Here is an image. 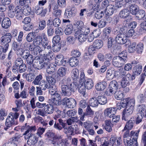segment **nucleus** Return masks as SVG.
<instances>
[{"mask_svg":"<svg viewBox=\"0 0 146 146\" xmlns=\"http://www.w3.org/2000/svg\"><path fill=\"white\" fill-rule=\"evenodd\" d=\"M103 45V42L102 40L97 39L95 40L93 43V47L89 48L88 50L89 52H91V50H94V48L96 49H99Z\"/></svg>","mask_w":146,"mask_h":146,"instance_id":"2eb2a0df","label":"nucleus"},{"mask_svg":"<svg viewBox=\"0 0 146 146\" xmlns=\"http://www.w3.org/2000/svg\"><path fill=\"white\" fill-rule=\"evenodd\" d=\"M114 97L117 100H121L123 97V94L122 91L120 90L119 89L116 90V91L114 94Z\"/></svg>","mask_w":146,"mask_h":146,"instance_id":"de8ad7c7","label":"nucleus"},{"mask_svg":"<svg viewBox=\"0 0 146 146\" xmlns=\"http://www.w3.org/2000/svg\"><path fill=\"white\" fill-rule=\"evenodd\" d=\"M58 4H57L56 3H50L48 7L49 11L50 12L51 11L52 9L53 10V11L58 10Z\"/></svg>","mask_w":146,"mask_h":146,"instance_id":"864d4df0","label":"nucleus"},{"mask_svg":"<svg viewBox=\"0 0 146 146\" xmlns=\"http://www.w3.org/2000/svg\"><path fill=\"white\" fill-rule=\"evenodd\" d=\"M131 102V105L129 106V107H126L122 112L123 120L126 121L127 120V117L130 115L133 112L134 109L135 102H133V100Z\"/></svg>","mask_w":146,"mask_h":146,"instance_id":"7ed1b4c3","label":"nucleus"},{"mask_svg":"<svg viewBox=\"0 0 146 146\" xmlns=\"http://www.w3.org/2000/svg\"><path fill=\"white\" fill-rule=\"evenodd\" d=\"M67 107L70 108H73L76 106V102L74 99H68Z\"/></svg>","mask_w":146,"mask_h":146,"instance_id":"ea45409f","label":"nucleus"},{"mask_svg":"<svg viewBox=\"0 0 146 146\" xmlns=\"http://www.w3.org/2000/svg\"><path fill=\"white\" fill-rule=\"evenodd\" d=\"M99 104L101 105H104L107 102V99L106 97L104 96H99L97 97Z\"/></svg>","mask_w":146,"mask_h":146,"instance_id":"c03bdc74","label":"nucleus"},{"mask_svg":"<svg viewBox=\"0 0 146 146\" xmlns=\"http://www.w3.org/2000/svg\"><path fill=\"white\" fill-rule=\"evenodd\" d=\"M20 128L21 132H24V131L26 130L23 134L24 136L27 135L29 133L35 131L36 130L35 126H30L27 123H26Z\"/></svg>","mask_w":146,"mask_h":146,"instance_id":"6e6552de","label":"nucleus"},{"mask_svg":"<svg viewBox=\"0 0 146 146\" xmlns=\"http://www.w3.org/2000/svg\"><path fill=\"white\" fill-rule=\"evenodd\" d=\"M54 107L51 104H48L45 105L44 107V111L46 113L52 114L54 111Z\"/></svg>","mask_w":146,"mask_h":146,"instance_id":"a878e982","label":"nucleus"},{"mask_svg":"<svg viewBox=\"0 0 146 146\" xmlns=\"http://www.w3.org/2000/svg\"><path fill=\"white\" fill-rule=\"evenodd\" d=\"M143 48V44L140 42L137 45L136 48V50L138 53L140 54L142 52Z\"/></svg>","mask_w":146,"mask_h":146,"instance_id":"e2e57ef3","label":"nucleus"},{"mask_svg":"<svg viewBox=\"0 0 146 146\" xmlns=\"http://www.w3.org/2000/svg\"><path fill=\"white\" fill-rule=\"evenodd\" d=\"M85 127L87 130V131L91 135H94L95 132L94 130L92 129L91 127V124H90V123H85Z\"/></svg>","mask_w":146,"mask_h":146,"instance_id":"49530a36","label":"nucleus"},{"mask_svg":"<svg viewBox=\"0 0 146 146\" xmlns=\"http://www.w3.org/2000/svg\"><path fill=\"white\" fill-rule=\"evenodd\" d=\"M74 25L76 28L78 30L81 29L84 27L83 22L81 21H78L75 22Z\"/></svg>","mask_w":146,"mask_h":146,"instance_id":"338daca9","label":"nucleus"},{"mask_svg":"<svg viewBox=\"0 0 146 146\" xmlns=\"http://www.w3.org/2000/svg\"><path fill=\"white\" fill-rule=\"evenodd\" d=\"M135 1L136 0H133L131 2L127 3L130 12L133 15H134L139 9L138 6L134 3Z\"/></svg>","mask_w":146,"mask_h":146,"instance_id":"ddd939ff","label":"nucleus"},{"mask_svg":"<svg viewBox=\"0 0 146 146\" xmlns=\"http://www.w3.org/2000/svg\"><path fill=\"white\" fill-rule=\"evenodd\" d=\"M11 21L9 18L3 17L1 23V25L3 28L7 29L11 26Z\"/></svg>","mask_w":146,"mask_h":146,"instance_id":"aec40b11","label":"nucleus"},{"mask_svg":"<svg viewBox=\"0 0 146 146\" xmlns=\"http://www.w3.org/2000/svg\"><path fill=\"white\" fill-rule=\"evenodd\" d=\"M76 112L75 111H73L72 110H70L66 112V114L67 115L70 117L72 118H75L76 117V119L74 120V121H77L78 119V118L77 117H73L72 116H74L75 115Z\"/></svg>","mask_w":146,"mask_h":146,"instance_id":"052dcab7","label":"nucleus"},{"mask_svg":"<svg viewBox=\"0 0 146 146\" xmlns=\"http://www.w3.org/2000/svg\"><path fill=\"white\" fill-rule=\"evenodd\" d=\"M24 60L26 61L27 63L29 65L33 64L34 58L33 55L30 54V51L27 50H25L23 53L20 55Z\"/></svg>","mask_w":146,"mask_h":146,"instance_id":"20e7f679","label":"nucleus"},{"mask_svg":"<svg viewBox=\"0 0 146 146\" xmlns=\"http://www.w3.org/2000/svg\"><path fill=\"white\" fill-rule=\"evenodd\" d=\"M126 62L125 59L121 58L118 56H115L112 59L113 65L117 67H121Z\"/></svg>","mask_w":146,"mask_h":146,"instance_id":"1a4fd4ad","label":"nucleus"},{"mask_svg":"<svg viewBox=\"0 0 146 146\" xmlns=\"http://www.w3.org/2000/svg\"><path fill=\"white\" fill-rule=\"evenodd\" d=\"M77 83L74 82L69 85H61L62 95L64 96H70L72 92L74 93L77 89Z\"/></svg>","mask_w":146,"mask_h":146,"instance_id":"f257e3e1","label":"nucleus"},{"mask_svg":"<svg viewBox=\"0 0 146 146\" xmlns=\"http://www.w3.org/2000/svg\"><path fill=\"white\" fill-rule=\"evenodd\" d=\"M54 146H64L65 145L64 143L62 140L57 137H54L51 143Z\"/></svg>","mask_w":146,"mask_h":146,"instance_id":"6ab92c4d","label":"nucleus"},{"mask_svg":"<svg viewBox=\"0 0 146 146\" xmlns=\"http://www.w3.org/2000/svg\"><path fill=\"white\" fill-rule=\"evenodd\" d=\"M72 77L74 80H75L79 79V71L77 69L75 68L73 69L72 71Z\"/></svg>","mask_w":146,"mask_h":146,"instance_id":"a18cd8bd","label":"nucleus"},{"mask_svg":"<svg viewBox=\"0 0 146 146\" xmlns=\"http://www.w3.org/2000/svg\"><path fill=\"white\" fill-rule=\"evenodd\" d=\"M55 62L58 65H60L65 64L66 62V60H64L63 56L60 54L56 56L55 58Z\"/></svg>","mask_w":146,"mask_h":146,"instance_id":"4be33fe9","label":"nucleus"},{"mask_svg":"<svg viewBox=\"0 0 146 146\" xmlns=\"http://www.w3.org/2000/svg\"><path fill=\"white\" fill-rule=\"evenodd\" d=\"M46 67V72L48 74H51L55 71V68L53 64H49V65L48 64Z\"/></svg>","mask_w":146,"mask_h":146,"instance_id":"4d7b16f0","label":"nucleus"},{"mask_svg":"<svg viewBox=\"0 0 146 146\" xmlns=\"http://www.w3.org/2000/svg\"><path fill=\"white\" fill-rule=\"evenodd\" d=\"M12 38V36L11 34L10 33H6L2 36L0 38L1 44L3 46L9 47V44L11 42Z\"/></svg>","mask_w":146,"mask_h":146,"instance_id":"0eeeda50","label":"nucleus"},{"mask_svg":"<svg viewBox=\"0 0 146 146\" xmlns=\"http://www.w3.org/2000/svg\"><path fill=\"white\" fill-rule=\"evenodd\" d=\"M129 10L127 9H124L121 11L119 14V16L121 18L125 19L129 16Z\"/></svg>","mask_w":146,"mask_h":146,"instance_id":"a19ab883","label":"nucleus"},{"mask_svg":"<svg viewBox=\"0 0 146 146\" xmlns=\"http://www.w3.org/2000/svg\"><path fill=\"white\" fill-rule=\"evenodd\" d=\"M89 104L90 106L93 107L98 106L99 103L97 98H90L89 101Z\"/></svg>","mask_w":146,"mask_h":146,"instance_id":"603ef678","label":"nucleus"},{"mask_svg":"<svg viewBox=\"0 0 146 146\" xmlns=\"http://www.w3.org/2000/svg\"><path fill=\"white\" fill-rule=\"evenodd\" d=\"M39 86L43 90H46L50 87V85L46 82L44 80L41 81L39 83Z\"/></svg>","mask_w":146,"mask_h":146,"instance_id":"f704fd0d","label":"nucleus"},{"mask_svg":"<svg viewBox=\"0 0 146 146\" xmlns=\"http://www.w3.org/2000/svg\"><path fill=\"white\" fill-rule=\"evenodd\" d=\"M69 63L71 66L75 67L77 66L78 64V61L76 58L72 57L70 59Z\"/></svg>","mask_w":146,"mask_h":146,"instance_id":"37998d69","label":"nucleus"},{"mask_svg":"<svg viewBox=\"0 0 146 146\" xmlns=\"http://www.w3.org/2000/svg\"><path fill=\"white\" fill-rule=\"evenodd\" d=\"M24 138L25 140L28 139L27 143L30 146L35 144L38 139V138L32 132L29 133L27 135L24 136Z\"/></svg>","mask_w":146,"mask_h":146,"instance_id":"423d86ee","label":"nucleus"},{"mask_svg":"<svg viewBox=\"0 0 146 146\" xmlns=\"http://www.w3.org/2000/svg\"><path fill=\"white\" fill-rule=\"evenodd\" d=\"M90 30L89 28L85 27H84L80 30L77 31L76 33L78 34L79 33L81 34H84L85 35H88L90 33Z\"/></svg>","mask_w":146,"mask_h":146,"instance_id":"e433bc0d","label":"nucleus"},{"mask_svg":"<svg viewBox=\"0 0 146 146\" xmlns=\"http://www.w3.org/2000/svg\"><path fill=\"white\" fill-rule=\"evenodd\" d=\"M46 79L48 82V83H49V84H51L52 85L55 83L56 81L55 78L51 76H46Z\"/></svg>","mask_w":146,"mask_h":146,"instance_id":"0e129e2a","label":"nucleus"},{"mask_svg":"<svg viewBox=\"0 0 146 146\" xmlns=\"http://www.w3.org/2000/svg\"><path fill=\"white\" fill-rule=\"evenodd\" d=\"M133 124L134 123L132 121L129 120L126 123V124L124 129L122 130V131L123 132L126 130V129H131L133 127Z\"/></svg>","mask_w":146,"mask_h":146,"instance_id":"5fc2aeb1","label":"nucleus"},{"mask_svg":"<svg viewBox=\"0 0 146 146\" xmlns=\"http://www.w3.org/2000/svg\"><path fill=\"white\" fill-rule=\"evenodd\" d=\"M67 72V68L65 67H61L59 68L58 70V74L61 77H63L65 76Z\"/></svg>","mask_w":146,"mask_h":146,"instance_id":"6e6d98bb","label":"nucleus"},{"mask_svg":"<svg viewBox=\"0 0 146 146\" xmlns=\"http://www.w3.org/2000/svg\"><path fill=\"white\" fill-rule=\"evenodd\" d=\"M117 84V82L115 80L112 81L110 83L108 89L106 91L107 96H111L118 90Z\"/></svg>","mask_w":146,"mask_h":146,"instance_id":"39448f33","label":"nucleus"},{"mask_svg":"<svg viewBox=\"0 0 146 146\" xmlns=\"http://www.w3.org/2000/svg\"><path fill=\"white\" fill-rule=\"evenodd\" d=\"M29 5H25L23 7V13L26 15H28L30 13L31 9L29 6Z\"/></svg>","mask_w":146,"mask_h":146,"instance_id":"09e8293b","label":"nucleus"},{"mask_svg":"<svg viewBox=\"0 0 146 146\" xmlns=\"http://www.w3.org/2000/svg\"><path fill=\"white\" fill-rule=\"evenodd\" d=\"M133 101V102H135V100L134 99H132L129 100V98H126L123 99V100H121L120 103L121 104L122 108H124L127 107H129V106L131 105V101Z\"/></svg>","mask_w":146,"mask_h":146,"instance_id":"5701e85b","label":"nucleus"},{"mask_svg":"<svg viewBox=\"0 0 146 146\" xmlns=\"http://www.w3.org/2000/svg\"><path fill=\"white\" fill-rule=\"evenodd\" d=\"M50 22V20H48ZM54 33V27L52 24L48 23L47 24V33L48 36H52Z\"/></svg>","mask_w":146,"mask_h":146,"instance_id":"cd10ccee","label":"nucleus"},{"mask_svg":"<svg viewBox=\"0 0 146 146\" xmlns=\"http://www.w3.org/2000/svg\"><path fill=\"white\" fill-rule=\"evenodd\" d=\"M54 57L53 52L51 50H49L48 53L44 54V56L42 58L44 59L45 62H48V64H49V61L53 59Z\"/></svg>","mask_w":146,"mask_h":146,"instance_id":"dca6fc26","label":"nucleus"},{"mask_svg":"<svg viewBox=\"0 0 146 146\" xmlns=\"http://www.w3.org/2000/svg\"><path fill=\"white\" fill-rule=\"evenodd\" d=\"M84 84L82 83H79L78 84H77V88H78L79 92L82 94L84 96L86 91V88Z\"/></svg>","mask_w":146,"mask_h":146,"instance_id":"79ce46f5","label":"nucleus"},{"mask_svg":"<svg viewBox=\"0 0 146 146\" xmlns=\"http://www.w3.org/2000/svg\"><path fill=\"white\" fill-rule=\"evenodd\" d=\"M107 86V83L105 81L99 82L96 85V88L98 91H102L105 89Z\"/></svg>","mask_w":146,"mask_h":146,"instance_id":"c85d7f7f","label":"nucleus"},{"mask_svg":"<svg viewBox=\"0 0 146 146\" xmlns=\"http://www.w3.org/2000/svg\"><path fill=\"white\" fill-rule=\"evenodd\" d=\"M15 10L16 19H21L22 18V9L19 6H17L15 8Z\"/></svg>","mask_w":146,"mask_h":146,"instance_id":"c9c22d12","label":"nucleus"},{"mask_svg":"<svg viewBox=\"0 0 146 146\" xmlns=\"http://www.w3.org/2000/svg\"><path fill=\"white\" fill-rule=\"evenodd\" d=\"M19 43L17 42L14 41L12 44V47L15 51H17V54L20 55L21 53H23L24 51L25 50L19 47Z\"/></svg>","mask_w":146,"mask_h":146,"instance_id":"412c9836","label":"nucleus"},{"mask_svg":"<svg viewBox=\"0 0 146 146\" xmlns=\"http://www.w3.org/2000/svg\"><path fill=\"white\" fill-rule=\"evenodd\" d=\"M117 109L116 108H109L106 109L104 111V113L105 116L112 118L116 113Z\"/></svg>","mask_w":146,"mask_h":146,"instance_id":"4468645a","label":"nucleus"},{"mask_svg":"<svg viewBox=\"0 0 146 146\" xmlns=\"http://www.w3.org/2000/svg\"><path fill=\"white\" fill-rule=\"evenodd\" d=\"M139 32H141L143 30H146V21H144L140 25V28L138 29Z\"/></svg>","mask_w":146,"mask_h":146,"instance_id":"774afa93","label":"nucleus"},{"mask_svg":"<svg viewBox=\"0 0 146 146\" xmlns=\"http://www.w3.org/2000/svg\"><path fill=\"white\" fill-rule=\"evenodd\" d=\"M21 137L20 135H16L10 139V142L9 143L10 146H17L15 142H17L18 140Z\"/></svg>","mask_w":146,"mask_h":146,"instance_id":"c756f323","label":"nucleus"},{"mask_svg":"<svg viewBox=\"0 0 146 146\" xmlns=\"http://www.w3.org/2000/svg\"><path fill=\"white\" fill-rule=\"evenodd\" d=\"M76 12V9L75 7H72L71 9H66L64 13V17L66 18H70L74 16Z\"/></svg>","mask_w":146,"mask_h":146,"instance_id":"f8f14e48","label":"nucleus"},{"mask_svg":"<svg viewBox=\"0 0 146 146\" xmlns=\"http://www.w3.org/2000/svg\"><path fill=\"white\" fill-rule=\"evenodd\" d=\"M61 23V20L58 18L54 19L52 21V25L53 27H58Z\"/></svg>","mask_w":146,"mask_h":146,"instance_id":"69168bd1","label":"nucleus"},{"mask_svg":"<svg viewBox=\"0 0 146 146\" xmlns=\"http://www.w3.org/2000/svg\"><path fill=\"white\" fill-rule=\"evenodd\" d=\"M114 11L115 6L110 5L106 8L105 12L106 15L110 16L113 14Z\"/></svg>","mask_w":146,"mask_h":146,"instance_id":"b1692460","label":"nucleus"},{"mask_svg":"<svg viewBox=\"0 0 146 146\" xmlns=\"http://www.w3.org/2000/svg\"><path fill=\"white\" fill-rule=\"evenodd\" d=\"M73 26L72 24H69L67 25L64 30L65 34L67 35H70L72 32Z\"/></svg>","mask_w":146,"mask_h":146,"instance_id":"4c0bfd02","label":"nucleus"},{"mask_svg":"<svg viewBox=\"0 0 146 146\" xmlns=\"http://www.w3.org/2000/svg\"><path fill=\"white\" fill-rule=\"evenodd\" d=\"M130 77L131 75L129 74H127L122 79L121 85L123 88H124L128 85H129V81Z\"/></svg>","mask_w":146,"mask_h":146,"instance_id":"a211bd4d","label":"nucleus"},{"mask_svg":"<svg viewBox=\"0 0 146 146\" xmlns=\"http://www.w3.org/2000/svg\"><path fill=\"white\" fill-rule=\"evenodd\" d=\"M42 40V37L40 36H38L36 37L34 39L33 44L34 45L39 46L41 45V42Z\"/></svg>","mask_w":146,"mask_h":146,"instance_id":"3c124183","label":"nucleus"},{"mask_svg":"<svg viewBox=\"0 0 146 146\" xmlns=\"http://www.w3.org/2000/svg\"><path fill=\"white\" fill-rule=\"evenodd\" d=\"M137 110L141 112L140 114H143V116L146 117V106L145 104H140L137 106Z\"/></svg>","mask_w":146,"mask_h":146,"instance_id":"bb28decb","label":"nucleus"},{"mask_svg":"<svg viewBox=\"0 0 146 146\" xmlns=\"http://www.w3.org/2000/svg\"><path fill=\"white\" fill-rule=\"evenodd\" d=\"M48 62H45L42 57H36L34 58V61L32 65L33 67L39 70L48 66Z\"/></svg>","mask_w":146,"mask_h":146,"instance_id":"f03ea898","label":"nucleus"},{"mask_svg":"<svg viewBox=\"0 0 146 146\" xmlns=\"http://www.w3.org/2000/svg\"><path fill=\"white\" fill-rule=\"evenodd\" d=\"M128 0H125L124 1H119L116 0L115 2V6L116 9L121 8L123 6H126L127 4V2H129Z\"/></svg>","mask_w":146,"mask_h":146,"instance_id":"2f4dec72","label":"nucleus"},{"mask_svg":"<svg viewBox=\"0 0 146 146\" xmlns=\"http://www.w3.org/2000/svg\"><path fill=\"white\" fill-rule=\"evenodd\" d=\"M94 1L96 4L93 6L91 9L92 10H93L94 11H98V10L99 9L100 7V4L102 0H94Z\"/></svg>","mask_w":146,"mask_h":146,"instance_id":"13d9d810","label":"nucleus"},{"mask_svg":"<svg viewBox=\"0 0 146 146\" xmlns=\"http://www.w3.org/2000/svg\"><path fill=\"white\" fill-rule=\"evenodd\" d=\"M88 37V35L80 34L78 36V40L80 42L82 43L85 41Z\"/></svg>","mask_w":146,"mask_h":146,"instance_id":"680f3d73","label":"nucleus"},{"mask_svg":"<svg viewBox=\"0 0 146 146\" xmlns=\"http://www.w3.org/2000/svg\"><path fill=\"white\" fill-rule=\"evenodd\" d=\"M84 83L85 88L88 90L92 88L94 86L93 82L90 79L86 80Z\"/></svg>","mask_w":146,"mask_h":146,"instance_id":"58836bf2","label":"nucleus"},{"mask_svg":"<svg viewBox=\"0 0 146 146\" xmlns=\"http://www.w3.org/2000/svg\"><path fill=\"white\" fill-rule=\"evenodd\" d=\"M123 142L125 144L127 145V146H132L134 142H136L137 140L134 141V137H129L127 138H124L123 139Z\"/></svg>","mask_w":146,"mask_h":146,"instance_id":"393cba45","label":"nucleus"},{"mask_svg":"<svg viewBox=\"0 0 146 146\" xmlns=\"http://www.w3.org/2000/svg\"><path fill=\"white\" fill-rule=\"evenodd\" d=\"M45 10H43V8L40 7L39 5H37L35 8V12L37 15H40L42 14L44 15L46 14Z\"/></svg>","mask_w":146,"mask_h":146,"instance_id":"7c9ffc66","label":"nucleus"},{"mask_svg":"<svg viewBox=\"0 0 146 146\" xmlns=\"http://www.w3.org/2000/svg\"><path fill=\"white\" fill-rule=\"evenodd\" d=\"M13 117L9 115H8L5 122V127H4L5 130H11L13 126L15 124V119Z\"/></svg>","mask_w":146,"mask_h":146,"instance_id":"9d476101","label":"nucleus"},{"mask_svg":"<svg viewBox=\"0 0 146 146\" xmlns=\"http://www.w3.org/2000/svg\"><path fill=\"white\" fill-rule=\"evenodd\" d=\"M142 70V66L139 64L137 65L133 68V72L134 74L138 75L141 72Z\"/></svg>","mask_w":146,"mask_h":146,"instance_id":"72a5a7b5","label":"nucleus"},{"mask_svg":"<svg viewBox=\"0 0 146 146\" xmlns=\"http://www.w3.org/2000/svg\"><path fill=\"white\" fill-rule=\"evenodd\" d=\"M117 43L116 40L114 39H113L112 37H110L108 38V48H112L113 49H119V48H118Z\"/></svg>","mask_w":146,"mask_h":146,"instance_id":"f3484780","label":"nucleus"},{"mask_svg":"<svg viewBox=\"0 0 146 146\" xmlns=\"http://www.w3.org/2000/svg\"><path fill=\"white\" fill-rule=\"evenodd\" d=\"M145 14V12L144 10L139 9L134 15H135L138 19L141 20L144 18Z\"/></svg>","mask_w":146,"mask_h":146,"instance_id":"473e14b6","label":"nucleus"},{"mask_svg":"<svg viewBox=\"0 0 146 146\" xmlns=\"http://www.w3.org/2000/svg\"><path fill=\"white\" fill-rule=\"evenodd\" d=\"M116 41L117 43L123 44L127 42H130L129 40L127 39V35L122 34L117 35L116 36Z\"/></svg>","mask_w":146,"mask_h":146,"instance_id":"9b49d317","label":"nucleus"},{"mask_svg":"<svg viewBox=\"0 0 146 146\" xmlns=\"http://www.w3.org/2000/svg\"><path fill=\"white\" fill-rule=\"evenodd\" d=\"M94 111L91 109L90 106H88L85 112V116L88 115L90 117H92L94 114Z\"/></svg>","mask_w":146,"mask_h":146,"instance_id":"bf43d9fd","label":"nucleus"},{"mask_svg":"<svg viewBox=\"0 0 146 146\" xmlns=\"http://www.w3.org/2000/svg\"><path fill=\"white\" fill-rule=\"evenodd\" d=\"M59 100H56V98H54L49 100V102L52 104L53 105L59 106L61 104V101Z\"/></svg>","mask_w":146,"mask_h":146,"instance_id":"8fccbe9b","label":"nucleus"}]
</instances>
